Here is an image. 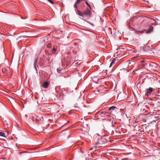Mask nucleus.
Here are the masks:
<instances>
[{
  "instance_id": "aec40b11",
  "label": "nucleus",
  "mask_w": 160,
  "mask_h": 160,
  "mask_svg": "<svg viewBox=\"0 0 160 160\" xmlns=\"http://www.w3.org/2000/svg\"><path fill=\"white\" fill-rule=\"evenodd\" d=\"M51 3H52V4H53L54 3V2H53V1H52V0H48Z\"/></svg>"
},
{
  "instance_id": "2eb2a0df",
  "label": "nucleus",
  "mask_w": 160,
  "mask_h": 160,
  "mask_svg": "<svg viewBox=\"0 0 160 160\" xmlns=\"http://www.w3.org/2000/svg\"><path fill=\"white\" fill-rule=\"evenodd\" d=\"M56 51V50L55 48H53L52 50V53H55Z\"/></svg>"
},
{
  "instance_id": "ddd939ff",
  "label": "nucleus",
  "mask_w": 160,
  "mask_h": 160,
  "mask_svg": "<svg viewBox=\"0 0 160 160\" xmlns=\"http://www.w3.org/2000/svg\"><path fill=\"white\" fill-rule=\"evenodd\" d=\"M5 134L4 132H0V136L5 137Z\"/></svg>"
},
{
  "instance_id": "f8f14e48",
  "label": "nucleus",
  "mask_w": 160,
  "mask_h": 160,
  "mask_svg": "<svg viewBox=\"0 0 160 160\" xmlns=\"http://www.w3.org/2000/svg\"><path fill=\"white\" fill-rule=\"evenodd\" d=\"M120 71L121 73L122 72V71H124V72H128V71L127 70V68H123L122 69H120Z\"/></svg>"
},
{
  "instance_id": "6ab92c4d",
  "label": "nucleus",
  "mask_w": 160,
  "mask_h": 160,
  "mask_svg": "<svg viewBox=\"0 0 160 160\" xmlns=\"http://www.w3.org/2000/svg\"><path fill=\"white\" fill-rule=\"evenodd\" d=\"M77 5H78V4L77 3H75L74 6V7L75 8H77Z\"/></svg>"
},
{
  "instance_id": "4be33fe9",
  "label": "nucleus",
  "mask_w": 160,
  "mask_h": 160,
  "mask_svg": "<svg viewBox=\"0 0 160 160\" xmlns=\"http://www.w3.org/2000/svg\"><path fill=\"white\" fill-rule=\"evenodd\" d=\"M57 71L58 72H60L61 71H62V69H59V68H58L57 69Z\"/></svg>"
},
{
  "instance_id": "6e6552de",
  "label": "nucleus",
  "mask_w": 160,
  "mask_h": 160,
  "mask_svg": "<svg viewBox=\"0 0 160 160\" xmlns=\"http://www.w3.org/2000/svg\"><path fill=\"white\" fill-rule=\"evenodd\" d=\"M104 141H103L102 139H100L98 140L100 142L101 144L102 145L103 144L107 142V140H104Z\"/></svg>"
},
{
  "instance_id": "7ed1b4c3",
  "label": "nucleus",
  "mask_w": 160,
  "mask_h": 160,
  "mask_svg": "<svg viewBox=\"0 0 160 160\" xmlns=\"http://www.w3.org/2000/svg\"><path fill=\"white\" fill-rule=\"evenodd\" d=\"M154 89L152 88H149L147 89V92L145 93V95L146 96H148L150 95L153 91Z\"/></svg>"
},
{
  "instance_id": "9b49d317",
  "label": "nucleus",
  "mask_w": 160,
  "mask_h": 160,
  "mask_svg": "<svg viewBox=\"0 0 160 160\" xmlns=\"http://www.w3.org/2000/svg\"><path fill=\"white\" fill-rule=\"evenodd\" d=\"M2 72L3 73L7 74L8 73V71L7 69L3 68L2 69Z\"/></svg>"
},
{
  "instance_id": "20e7f679",
  "label": "nucleus",
  "mask_w": 160,
  "mask_h": 160,
  "mask_svg": "<svg viewBox=\"0 0 160 160\" xmlns=\"http://www.w3.org/2000/svg\"><path fill=\"white\" fill-rule=\"evenodd\" d=\"M157 64L154 62H151L149 64V67L151 69H155L157 67Z\"/></svg>"
},
{
  "instance_id": "cd10ccee",
  "label": "nucleus",
  "mask_w": 160,
  "mask_h": 160,
  "mask_svg": "<svg viewBox=\"0 0 160 160\" xmlns=\"http://www.w3.org/2000/svg\"><path fill=\"white\" fill-rule=\"evenodd\" d=\"M77 108V106H75V109H76Z\"/></svg>"
},
{
  "instance_id": "f3484780",
  "label": "nucleus",
  "mask_w": 160,
  "mask_h": 160,
  "mask_svg": "<svg viewBox=\"0 0 160 160\" xmlns=\"http://www.w3.org/2000/svg\"><path fill=\"white\" fill-rule=\"evenodd\" d=\"M143 32V31H136V33H137V34H138L139 33H142Z\"/></svg>"
},
{
  "instance_id": "bb28decb",
  "label": "nucleus",
  "mask_w": 160,
  "mask_h": 160,
  "mask_svg": "<svg viewBox=\"0 0 160 160\" xmlns=\"http://www.w3.org/2000/svg\"><path fill=\"white\" fill-rule=\"evenodd\" d=\"M141 61L142 62H144V60H142Z\"/></svg>"
},
{
  "instance_id": "b1692460",
  "label": "nucleus",
  "mask_w": 160,
  "mask_h": 160,
  "mask_svg": "<svg viewBox=\"0 0 160 160\" xmlns=\"http://www.w3.org/2000/svg\"><path fill=\"white\" fill-rule=\"evenodd\" d=\"M34 67H35V68L36 71H37V68H36V66L35 63H34Z\"/></svg>"
},
{
  "instance_id": "dca6fc26",
  "label": "nucleus",
  "mask_w": 160,
  "mask_h": 160,
  "mask_svg": "<svg viewBox=\"0 0 160 160\" xmlns=\"http://www.w3.org/2000/svg\"><path fill=\"white\" fill-rule=\"evenodd\" d=\"M82 0H77V1L76 2L78 4L80 2H82Z\"/></svg>"
},
{
  "instance_id": "39448f33",
  "label": "nucleus",
  "mask_w": 160,
  "mask_h": 160,
  "mask_svg": "<svg viewBox=\"0 0 160 160\" xmlns=\"http://www.w3.org/2000/svg\"><path fill=\"white\" fill-rule=\"evenodd\" d=\"M153 30V28L152 26H150L149 28L147 30H146V33H149L152 32Z\"/></svg>"
},
{
  "instance_id": "9d476101",
  "label": "nucleus",
  "mask_w": 160,
  "mask_h": 160,
  "mask_svg": "<svg viewBox=\"0 0 160 160\" xmlns=\"http://www.w3.org/2000/svg\"><path fill=\"white\" fill-rule=\"evenodd\" d=\"M117 109V108L116 107L113 106H112V107H110L109 108V111H112L114 110L115 109Z\"/></svg>"
},
{
  "instance_id": "a878e982",
  "label": "nucleus",
  "mask_w": 160,
  "mask_h": 160,
  "mask_svg": "<svg viewBox=\"0 0 160 160\" xmlns=\"http://www.w3.org/2000/svg\"><path fill=\"white\" fill-rule=\"evenodd\" d=\"M20 152V154H21L23 152Z\"/></svg>"
},
{
  "instance_id": "1a4fd4ad",
  "label": "nucleus",
  "mask_w": 160,
  "mask_h": 160,
  "mask_svg": "<svg viewBox=\"0 0 160 160\" xmlns=\"http://www.w3.org/2000/svg\"><path fill=\"white\" fill-rule=\"evenodd\" d=\"M115 61H116L115 59V58H114L112 60V62H111L109 67H111L115 63Z\"/></svg>"
},
{
  "instance_id": "4468645a",
  "label": "nucleus",
  "mask_w": 160,
  "mask_h": 160,
  "mask_svg": "<svg viewBox=\"0 0 160 160\" xmlns=\"http://www.w3.org/2000/svg\"><path fill=\"white\" fill-rule=\"evenodd\" d=\"M108 112H100V115H106V114H108Z\"/></svg>"
},
{
  "instance_id": "a211bd4d",
  "label": "nucleus",
  "mask_w": 160,
  "mask_h": 160,
  "mask_svg": "<svg viewBox=\"0 0 160 160\" xmlns=\"http://www.w3.org/2000/svg\"><path fill=\"white\" fill-rule=\"evenodd\" d=\"M94 149H96V146H94L93 147H92L90 148V150H93Z\"/></svg>"
},
{
  "instance_id": "393cba45",
  "label": "nucleus",
  "mask_w": 160,
  "mask_h": 160,
  "mask_svg": "<svg viewBox=\"0 0 160 160\" xmlns=\"http://www.w3.org/2000/svg\"><path fill=\"white\" fill-rule=\"evenodd\" d=\"M36 121H37V122H39L40 121V120L39 119L36 118Z\"/></svg>"
},
{
  "instance_id": "5701e85b",
  "label": "nucleus",
  "mask_w": 160,
  "mask_h": 160,
  "mask_svg": "<svg viewBox=\"0 0 160 160\" xmlns=\"http://www.w3.org/2000/svg\"><path fill=\"white\" fill-rule=\"evenodd\" d=\"M86 3L87 4V5L88 6H89L90 7V5L87 2H86Z\"/></svg>"
},
{
  "instance_id": "423d86ee",
  "label": "nucleus",
  "mask_w": 160,
  "mask_h": 160,
  "mask_svg": "<svg viewBox=\"0 0 160 160\" xmlns=\"http://www.w3.org/2000/svg\"><path fill=\"white\" fill-rule=\"evenodd\" d=\"M95 145L96 147L98 148L101 147H102V145L101 144L100 142L98 140V141L96 143Z\"/></svg>"
},
{
  "instance_id": "0eeeda50",
  "label": "nucleus",
  "mask_w": 160,
  "mask_h": 160,
  "mask_svg": "<svg viewBox=\"0 0 160 160\" xmlns=\"http://www.w3.org/2000/svg\"><path fill=\"white\" fill-rule=\"evenodd\" d=\"M49 85V83L47 82H45L42 85V86L44 88H47Z\"/></svg>"
},
{
  "instance_id": "412c9836",
  "label": "nucleus",
  "mask_w": 160,
  "mask_h": 160,
  "mask_svg": "<svg viewBox=\"0 0 160 160\" xmlns=\"http://www.w3.org/2000/svg\"><path fill=\"white\" fill-rule=\"evenodd\" d=\"M149 100L150 101V102L151 103L152 102V99L151 98H149Z\"/></svg>"
},
{
  "instance_id": "f257e3e1",
  "label": "nucleus",
  "mask_w": 160,
  "mask_h": 160,
  "mask_svg": "<svg viewBox=\"0 0 160 160\" xmlns=\"http://www.w3.org/2000/svg\"><path fill=\"white\" fill-rule=\"evenodd\" d=\"M77 13L80 16L84 17L85 16L90 17L91 15V12L90 9L87 8L83 12H81L79 10H78Z\"/></svg>"
},
{
  "instance_id": "f03ea898",
  "label": "nucleus",
  "mask_w": 160,
  "mask_h": 160,
  "mask_svg": "<svg viewBox=\"0 0 160 160\" xmlns=\"http://www.w3.org/2000/svg\"><path fill=\"white\" fill-rule=\"evenodd\" d=\"M145 50L148 52V53L151 55H153L154 53V51L155 50L153 48H151L147 47L145 48Z\"/></svg>"
},
{
  "instance_id": "c85d7f7f",
  "label": "nucleus",
  "mask_w": 160,
  "mask_h": 160,
  "mask_svg": "<svg viewBox=\"0 0 160 160\" xmlns=\"http://www.w3.org/2000/svg\"><path fill=\"white\" fill-rule=\"evenodd\" d=\"M119 97V95L117 97V98H118Z\"/></svg>"
}]
</instances>
